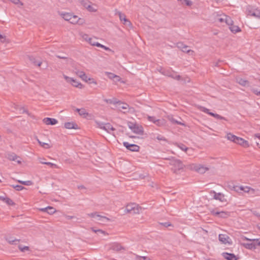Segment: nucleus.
I'll return each instance as SVG.
<instances>
[{
	"label": "nucleus",
	"instance_id": "5",
	"mask_svg": "<svg viewBox=\"0 0 260 260\" xmlns=\"http://www.w3.org/2000/svg\"><path fill=\"white\" fill-rule=\"evenodd\" d=\"M211 213L214 216H218L221 218H227L230 216V213L229 212L219 211L217 209H213L211 211Z\"/></svg>",
	"mask_w": 260,
	"mask_h": 260
},
{
	"label": "nucleus",
	"instance_id": "54",
	"mask_svg": "<svg viewBox=\"0 0 260 260\" xmlns=\"http://www.w3.org/2000/svg\"><path fill=\"white\" fill-rule=\"evenodd\" d=\"M233 189L236 192H239L240 191H242L243 188L241 186H235L233 187Z\"/></svg>",
	"mask_w": 260,
	"mask_h": 260
},
{
	"label": "nucleus",
	"instance_id": "2",
	"mask_svg": "<svg viewBox=\"0 0 260 260\" xmlns=\"http://www.w3.org/2000/svg\"><path fill=\"white\" fill-rule=\"evenodd\" d=\"M141 208L138 207V205L132 203L127 205L126 206L125 210L127 213H132V214H139L140 210Z\"/></svg>",
	"mask_w": 260,
	"mask_h": 260
},
{
	"label": "nucleus",
	"instance_id": "61",
	"mask_svg": "<svg viewBox=\"0 0 260 260\" xmlns=\"http://www.w3.org/2000/svg\"><path fill=\"white\" fill-rule=\"evenodd\" d=\"M160 224L164 226L167 228L170 226H172V224L170 223V222H162L160 223Z\"/></svg>",
	"mask_w": 260,
	"mask_h": 260
},
{
	"label": "nucleus",
	"instance_id": "34",
	"mask_svg": "<svg viewBox=\"0 0 260 260\" xmlns=\"http://www.w3.org/2000/svg\"><path fill=\"white\" fill-rule=\"evenodd\" d=\"M19 183H20L21 184L29 186L33 184V182L30 180L28 181H21V180H18L17 181Z\"/></svg>",
	"mask_w": 260,
	"mask_h": 260
},
{
	"label": "nucleus",
	"instance_id": "6",
	"mask_svg": "<svg viewBox=\"0 0 260 260\" xmlns=\"http://www.w3.org/2000/svg\"><path fill=\"white\" fill-rule=\"evenodd\" d=\"M247 14L248 15L259 18H260V9L249 7L247 9Z\"/></svg>",
	"mask_w": 260,
	"mask_h": 260
},
{
	"label": "nucleus",
	"instance_id": "18",
	"mask_svg": "<svg viewBox=\"0 0 260 260\" xmlns=\"http://www.w3.org/2000/svg\"><path fill=\"white\" fill-rule=\"evenodd\" d=\"M118 108L119 110H124V113L128 112V109L129 108V105L126 103H119L118 105Z\"/></svg>",
	"mask_w": 260,
	"mask_h": 260
},
{
	"label": "nucleus",
	"instance_id": "47",
	"mask_svg": "<svg viewBox=\"0 0 260 260\" xmlns=\"http://www.w3.org/2000/svg\"><path fill=\"white\" fill-rule=\"evenodd\" d=\"M255 139L257 138L258 141H256L255 142L257 144V145L260 148V134H255L254 135Z\"/></svg>",
	"mask_w": 260,
	"mask_h": 260
},
{
	"label": "nucleus",
	"instance_id": "11",
	"mask_svg": "<svg viewBox=\"0 0 260 260\" xmlns=\"http://www.w3.org/2000/svg\"><path fill=\"white\" fill-rule=\"evenodd\" d=\"M218 239L222 243L226 244L229 243L231 244L232 242H229V240H231L230 238L225 234H219Z\"/></svg>",
	"mask_w": 260,
	"mask_h": 260
},
{
	"label": "nucleus",
	"instance_id": "1",
	"mask_svg": "<svg viewBox=\"0 0 260 260\" xmlns=\"http://www.w3.org/2000/svg\"><path fill=\"white\" fill-rule=\"evenodd\" d=\"M167 159L170 160L169 164L172 166L171 170L174 173L177 174L179 171L183 169L184 165L180 160L174 158H167Z\"/></svg>",
	"mask_w": 260,
	"mask_h": 260
},
{
	"label": "nucleus",
	"instance_id": "42",
	"mask_svg": "<svg viewBox=\"0 0 260 260\" xmlns=\"http://www.w3.org/2000/svg\"><path fill=\"white\" fill-rule=\"evenodd\" d=\"M88 42L90 45L95 46H97L96 44H100L99 43L95 42V39L92 38H89Z\"/></svg>",
	"mask_w": 260,
	"mask_h": 260
},
{
	"label": "nucleus",
	"instance_id": "20",
	"mask_svg": "<svg viewBox=\"0 0 260 260\" xmlns=\"http://www.w3.org/2000/svg\"><path fill=\"white\" fill-rule=\"evenodd\" d=\"M19 157L18 156L14 153H9L7 154V158L11 161L16 160Z\"/></svg>",
	"mask_w": 260,
	"mask_h": 260
},
{
	"label": "nucleus",
	"instance_id": "29",
	"mask_svg": "<svg viewBox=\"0 0 260 260\" xmlns=\"http://www.w3.org/2000/svg\"><path fill=\"white\" fill-rule=\"evenodd\" d=\"M152 138L154 140L157 139L159 141H163L166 142H167V140L166 139V138L161 135H157L156 136L155 135H153Z\"/></svg>",
	"mask_w": 260,
	"mask_h": 260
},
{
	"label": "nucleus",
	"instance_id": "27",
	"mask_svg": "<svg viewBox=\"0 0 260 260\" xmlns=\"http://www.w3.org/2000/svg\"><path fill=\"white\" fill-rule=\"evenodd\" d=\"M231 31L234 33H236L241 31L239 27L237 25H234L233 24L229 27Z\"/></svg>",
	"mask_w": 260,
	"mask_h": 260
},
{
	"label": "nucleus",
	"instance_id": "4",
	"mask_svg": "<svg viewBox=\"0 0 260 260\" xmlns=\"http://www.w3.org/2000/svg\"><path fill=\"white\" fill-rule=\"evenodd\" d=\"M63 78L67 82L72 84V85L74 87H78L80 89L82 88L83 87V85L81 83L78 82L73 78L69 77L65 75H63Z\"/></svg>",
	"mask_w": 260,
	"mask_h": 260
},
{
	"label": "nucleus",
	"instance_id": "40",
	"mask_svg": "<svg viewBox=\"0 0 260 260\" xmlns=\"http://www.w3.org/2000/svg\"><path fill=\"white\" fill-rule=\"evenodd\" d=\"M7 205L13 206L15 205L14 202L10 198H6L5 201H4Z\"/></svg>",
	"mask_w": 260,
	"mask_h": 260
},
{
	"label": "nucleus",
	"instance_id": "21",
	"mask_svg": "<svg viewBox=\"0 0 260 260\" xmlns=\"http://www.w3.org/2000/svg\"><path fill=\"white\" fill-rule=\"evenodd\" d=\"M199 109H200V110L202 112H203L205 113H207L213 117H214V116H215V113H214L213 112H210L209 110L204 107H203V106H200V107L199 108Z\"/></svg>",
	"mask_w": 260,
	"mask_h": 260
},
{
	"label": "nucleus",
	"instance_id": "45",
	"mask_svg": "<svg viewBox=\"0 0 260 260\" xmlns=\"http://www.w3.org/2000/svg\"><path fill=\"white\" fill-rule=\"evenodd\" d=\"M238 80V83L243 86L246 85V83H248V81L245 79L239 78Z\"/></svg>",
	"mask_w": 260,
	"mask_h": 260
},
{
	"label": "nucleus",
	"instance_id": "10",
	"mask_svg": "<svg viewBox=\"0 0 260 260\" xmlns=\"http://www.w3.org/2000/svg\"><path fill=\"white\" fill-rule=\"evenodd\" d=\"M193 169L199 173L203 174L208 171L209 168L201 165H196L194 166Z\"/></svg>",
	"mask_w": 260,
	"mask_h": 260
},
{
	"label": "nucleus",
	"instance_id": "24",
	"mask_svg": "<svg viewBox=\"0 0 260 260\" xmlns=\"http://www.w3.org/2000/svg\"><path fill=\"white\" fill-rule=\"evenodd\" d=\"M28 58H29V60L31 61V62L35 66H37L38 67L41 66V65L42 64V62L41 61H37L34 57H33L32 56H29Z\"/></svg>",
	"mask_w": 260,
	"mask_h": 260
},
{
	"label": "nucleus",
	"instance_id": "12",
	"mask_svg": "<svg viewBox=\"0 0 260 260\" xmlns=\"http://www.w3.org/2000/svg\"><path fill=\"white\" fill-rule=\"evenodd\" d=\"M70 22L72 24L78 23L81 25L84 23V21L83 19L79 18L77 16L73 14Z\"/></svg>",
	"mask_w": 260,
	"mask_h": 260
},
{
	"label": "nucleus",
	"instance_id": "58",
	"mask_svg": "<svg viewBox=\"0 0 260 260\" xmlns=\"http://www.w3.org/2000/svg\"><path fill=\"white\" fill-rule=\"evenodd\" d=\"M182 150L184 151H186L188 149V148L186 147L184 145L181 144L180 145L178 146Z\"/></svg>",
	"mask_w": 260,
	"mask_h": 260
},
{
	"label": "nucleus",
	"instance_id": "22",
	"mask_svg": "<svg viewBox=\"0 0 260 260\" xmlns=\"http://www.w3.org/2000/svg\"><path fill=\"white\" fill-rule=\"evenodd\" d=\"M73 14L70 13H60V15L62 16V18H63L65 20L70 21L71 17Z\"/></svg>",
	"mask_w": 260,
	"mask_h": 260
},
{
	"label": "nucleus",
	"instance_id": "50",
	"mask_svg": "<svg viewBox=\"0 0 260 260\" xmlns=\"http://www.w3.org/2000/svg\"><path fill=\"white\" fill-rule=\"evenodd\" d=\"M18 248L21 252H24L25 250H29V247L26 246L22 247L21 245H19Z\"/></svg>",
	"mask_w": 260,
	"mask_h": 260
},
{
	"label": "nucleus",
	"instance_id": "63",
	"mask_svg": "<svg viewBox=\"0 0 260 260\" xmlns=\"http://www.w3.org/2000/svg\"><path fill=\"white\" fill-rule=\"evenodd\" d=\"M252 92L257 95H260V91H258L257 89L253 88L252 89Z\"/></svg>",
	"mask_w": 260,
	"mask_h": 260
},
{
	"label": "nucleus",
	"instance_id": "52",
	"mask_svg": "<svg viewBox=\"0 0 260 260\" xmlns=\"http://www.w3.org/2000/svg\"><path fill=\"white\" fill-rule=\"evenodd\" d=\"M170 120L173 123H176V124H179V125H184V123H182L181 122H179V121L175 120L174 118H170Z\"/></svg>",
	"mask_w": 260,
	"mask_h": 260
},
{
	"label": "nucleus",
	"instance_id": "14",
	"mask_svg": "<svg viewBox=\"0 0 260 260\" xmlns=\"http://www.w3.org/2000/svg\"><path fill=\"white\" fill-rule=\"evenodd\" d=\"M223 257L226 260H237L238 258L234 253L228 252H223L222 253Z\"/></svg>",
	"mask_w": 260,
	"mask_h": 260
},
{
	"label": "nucleus",
	"instance_id": "48",
	"mask_svg": "<svg viewBox=\"0 0 260 260\" xmlns=\"http://www.w3.org/2000/svg\"><path fill=\"white\" fill-rule=\"evenodd\" d=\"M108 77L111 79H114V78L118 79V78H119L118 76L112 73H108Z\"/></svg>",
	"mask_w": 260,
	"mask_h": 260
},
{
	"label": "nucleus",
	"instance_id": "26",
	"mask_svg": "<svg viewBox=\"0 0 260 260\" xmlns=\"http://www.w3.org/2000/svg\"><path fill=\"white\" fill-rule=\"evenodd\" d=\"M226 138L228 139V140H230L234 143H235L236 141V138H238L236 136L231 134V133H228L226 135Z\"/></svg>",
	"mask_w": 260,
	"mask_h": 260
},
{
	"label": "nucleus",
	"instance_id": "49",
	"mask_svg": "<svg viewBox=\"0 0 260 260\" xmlns=\"http://www.w3.org/2000/svg\"><path fill=\"white\" fill-rule=\"evenodd\" d=\"M49 209H48V211H47L46 212H47L49 214H53L56 211V210L55 209V208H54L53 207H51V206H49Z\"/></svg>",
	"mask_w": 260,
	"mask_h": 260
},
{
	"label": "nucleus",
	"instance_id": "57",
	"mask_svg": "<svg viewBox=\"0 0 260 260\" xmlns=\"http://www.w3.org/2000/svg\"><path fill=\"white\" fill-rule=\"evenodd\" d=\"M214 117H215L218 119H223V120H226V119H225V117H222V116H220V115L216 114V113L215 114V116H214Z\"/></svg>",
	"mask_w": 260,
	"mask_h": 260
},
{
	"label": "nucleus",
	"instance_id": "55",
	"mask_svg": "<svg viewBox=\"0 0 260 260\" xmlns=\"http://www.w3.org/2000/svg\"><path fill=\"white\" fill-rule=\"evenodd\" d=\"M185 46V45L183 44L181 42H179L177 44V47L180 49L181 50H182Z\"/></svg>",
	"mask_w": 260,
	"mask_h": 260
},
{
	"label": "nucleus",
	"instance_id": "51",
	"mask_svg": "<svg viewBox=\"0 0 260 260\" xmlns=\"http://www.w3.org/2000/svg\"><path fill=\"white\" fill-rule=\"evenodd\" d=\"M155 124H156L158 126L162 125L164 124V119H157Z\"/></svg>",
	"mask_w": 260,
	"mask_h": 260
},
{
	"label": "nucleus",
	"instance_id": "3",
	"mask_svg": "<svg viewBox=\"0 0 260 260\" xmlns=\"http://www.w3.org/2000/svg\"><path fill=\"white\" fill-rule=\"evenodd\" d=\"M129 128L133 131V132L137 134H142L143 133V128L142 126H139L138 124L129 122L128 123Z\"/></svg>",
	"mask_w": 260,
	"mask_h": 260
},
{
	"label": "nucleus",
	"instance_id": "23",
	"mask_svg": "<svg viewBox=\"0 0 260 260\" xmlns=\"http://www.w3.org/2000/svg\"><path fill=\"white\" fill-rule=\"evenodd\" d=\"M42 159H45V158H39V161L41 164L47 165L50 166L52 168H58V166L56 164H53L50 162H43L42 161Z\"/></svg>",
	"mask_w": 260,
	"mask_h": 260
},
{
	"label": "nucleus",
	"instance_id": "8",
	"mask_svg": "<svg viewBox=\"0 0 260 260\" xmlns=\"http://www.w3.org/2000/svg\"><path fill=\"white\" fill-rule=\"evenodd\" d=\"M241 239L242 240H246V241H248L249 242L248 243L241 244V245L243 247H244L245 248L248 249H251H251H254V245L253 244L252 239H249V238L246 237L244 236H241Z\"/></svg>",
	"mask_w": 260,
	"mask_h": 260
},
{
	"label": "nucleus",
	"instance_id": "32",
	"mask_svg": "<svg viewBox=\"0 0 260 260\" xmlns=\"http://www.w3.org/2000/svg\"><path fill=\"white\" fill-rule=\"evenodd\" d=\"M135 255V259L136 260H152L148 256H139L136 254H134Z\"/></svg>",
	"mask_w": 260,
	"mask_h": 260
},
{
	"label": "nucleus",
	"instance_id": "46",
	"mask_svg": "<svg viewBox=\"0 0 260 260\" xmlns=\"http://www.w3.org/2000/svg\"><path fill=\"white\" fill-rule=\"evenodd\" d=\"M75 74L79 76L80 78L82 76H83V74H85L84 72L78 70L77 69L75 71Z\"/></svg>",
	"mask_w": 260,
	"mask_h": 260
},
{
	"label": "nucleus",
	"instance_id": "25",
	"mask_svg": "<svg viewBox=\"0 0 260 260\" xmlns=\"http://www.w3.org/2000/svg\"><path fill=\"white\" fill-rule=\"evenodd\" d=\"M88 216H89L90 217H92V218H95V217H100V218H104V219H105L107 220H109L110 219L105 217V216H101V215H100L99 214H98L96 212H95V213H91L90 214H88Z\"/></svg>",
	"mask_w": 260,
	"mask_h": 260
},
{
	"label": "nucleus",
	"instance_id": "28",
	"mask_svg": "<svg viewBox=\"0 0 260 260\" xmlns=\"http://www.w3.org/2000/svg\"><path fill=\"white\" fill-rule=\"evenodd\" d=\"M81 78L86 82L88 80H92V83L94 84H97V82L93 78H88L86 74H83V76H82Z\"/></svg>",
	"mask_w": 260,
	"mask_h": 260
},
{
	"label": "nucleus",
	"instance_id": "39",
	"mask_svg": "<svg viewBox=\"0 0 260 260\" xmlns=\"http://www.w3.org/2000/svg\"><path fill=\"white\" fill-rule=\"evenodd\" d=\"M79 114L84 117H86L88 115V113L86 112V110L84 108L81 109V111L79 113Z\"/></svg>",
	"mask_w": 260,
	"mask_h": 260
},
{
	"label": "nucleus",
	"instance_id": "31",
	"mask_svg": "<svg viewBox=\"0 0 260 260\" xmlns=\"http://www.w3.org/2000/svg\"><path fill=\"white\" fill-rule=\"evenodd\" d=\"M183 52H186L189 55H192L194 54V51L193 50H191L190 49H188V46H185L184 48L181 50Z\"/></svg>",
	"mask_w": 260,
	"mask_h": 260
},
{
	"label": "nucleus",
	"instance_id": "33",
	"mask_svg": "<svg viewBox=\"0 0 260 260\" xmlns=\"http://www.w3.org/2000/svg\"><path fill=\"white\" fill-rule=\"evenodd\" d=\"M225 22L227 25L229 26V27L233 24V20H232L231 18L228 16L226 15V17L224 18Z\"/></svg>",
	"mask_w": 260,
	"mask_h": 260
},
{
	"label": "nucleus",
	"instance_id": "64",
	"mask_svg": "<svg viewBox=\"0 0 260 260\" xmlns=\"http://www.w3.org/2000/svg\"><path fill=\"white\" fill-rule=\"evenodd\" d=\"M105 124V123H103V122H98V127L103 129V126H104Z\"/></svg>",
	"mask_w": 260,
	"mask_h": 260
},
{
	"label": "nucleus",
	"instance_id": "44",
	"mask_svg": "<svg viewBox=\"0 0 260 260\" xmlns=\"http://www.w3.org/2000/svg\"><path fill=\"white\" fill-rule=\"evenodd\" d=\"M91 230L93 232H94V233H101V234H104V235L107 234V233H106V232H105V231H103V230H100V229L95 230V229H94V228H91Z\"/></svg>",
	"mask_w": 260,
	"mask_h": 260
},
{
	"label": "nucleus",
	"instance_id": "62",
	"mask_svg": "<svg viewBox=\"0 0 260 260\" xmlns=\"http://www.w3.org/2000/svg\"><path fill=\"white\" fill-rule=\"evenodd\" d=\"M242 187L243 188V189H242V191H243L245 192H248L250 189V187H247V186L244 187V186H242Z\"/></svg>",
	"mask_w": 260,
	"mask_h": 260
},
{
	"label": "nucleus",
	"instance_id": "13",
	"mask_svg": "<svg viewBox=\"0 0 260 260\" xmlns=\"http://www.w3.org/2000/svg\"><path fill=\"white\" fill-rule=\"evenodd\" d=\"M43 121L46 124L51 125H55L58 122V121L56 119L49 117L44 118Z\"/></svg>",
	"mask_w": 260,
	"mask_h": 260
},
{
	"label": "nucleus",
	"instance_id": "41",
	"mask_svg": "<svg viewBox=\"0 0 260 260\" xmlns=\"http://www.w3.org/2000/svg\"><path fill=\"white\" fill-rule=\"evenodd\" d=\"M182 4H185L187 6H190L192 5V2L189 0H178Z\"/></svg>",
	"mask_w": 260,
	"mask_h": 260
},
{
	"label": "nucleus",
	"instance_id": "60",
	"mask_svg": "<svg viewBox=\"0 0 260 260\" xmlns=\"http://www.w3.org/2000/svg\"><path fill=\"white\" fill-rule=\"evenodd\" d=\"M15 187L16 190L17 191L22 190V189L25 188L23 186L20 185H15Z\"/></svg>",
	"mask_w": 260,
	"mask_h": 260
},
{
	"label": "nucleus",
	"instance_id": "7",
	"mask_svg": "<svg viewBox=\"0 0 260 260\" xmlns=\"http://www.w3.org/2000/svg\"><path fill=\"white\" fill-rule=\"evenodd\" d=\"M123 145L127 149L133 152H138L140 148L139 146L134 144H129L127 142H124Z\"/></svg>",
	"mask_w": 260,
	"mask_h": 260
},
{
	"label": "nucleus",
	"instance_id": "16",
	"mask_svg": "<svg viewBox=\"0 0 260 260\" xmlns=\"http://www.w3.org/2000/svg\"><path fill=\"white\" fill-rule=\"evenodd\" d=\"M235 143L239 144L244 147H247L249 146L248 142L247 141H245L243 139L238 137L236 138Z\"/></svg>",
	"mask_w": 260,
	"mask_h": 260
},
{
	"label": "nucleus",
	"instance_id": "38",
	"mask_svg": "<svg viewBox=\"0 0 260 260\" xmlns=\"http://www.w3.org/2000/svg\"><path fill=\"white\" fill-rule=\"evenodd\" d=\"M38 142L39 144L44 148L48 149L50 147L48 143L42 142L39 139H38Z\"/></svg>",
	"mask_w": 260,
	"mask_h": 260
},
{
	"label": "nucleus",
	"instance_id": "53",
	"mask_svg": "<svg viewBox=\"0 0 260 260\" xmlns=\"http://www.w3.org/2000/svg\"><path fill=\"white\" fill-rule=\"evenodd\" d=\"M148 119L149 121L153 122L154 123H155L156 122V121L157 120V119L155 117L150 116H148Z\"/></svg>",
	"mask_w": 260,
	"mask_h": 260
},
{
	"label": "nucleus",
	"instance_id": "17",
	"mask_svg": "<svg viewBox=\"0 0 260 260\" xmlns=\"http://www.w3.org/2000/svg\"><path fill=\"white\" fill-rule=\"evenodd\" d=\"M64 127L67 129H78V125L73 122H68L64 123Z\"/></svg>",
	"mask_w": 260,
	"mask_h": 260
},
{
	"label": "nucleus",
	"instance_id": "56",
	"mask_svg": "<svg viewBox=\"0 0 260 260\" xmlns=\"http://www.w3.org/2000/svg\"><path fill=\"white\" fill-rule=\"evenodd\" d=\"M226 15H223V16H222L221 17H219L217 18V20L221 22V23H222V22H225V20H224V18L225 17H226Z\"/></svg>",
	"mask_w": 260,
	"mask_h": 260
},
{
	"label": "nucleus",
	"instance_id": "37",
	"mask_svg": "<svg viewBox=\"0 0 260 260\" xmlns=\"http://www.w3.org/2000/svg\"><path fill=\"white\" fill-rule=\"evenodd\" d=\"M7 241L11 244H15L16 242L19 241V240L17 239H13L12 237H10L7 239Z\"/></svg>",
	"mask_w": 260,
	"mask_h": 260
},
{
	"label": "nucleus",
	"instance_id": "30",
	"mask_svg": "<svg viewBox=\"0 0 260 260\" xmlns=\"http://www.w3.org/2000/svg\"><path fill=\"white\" fill-rule=\"evenodd\" d=\"M112 249L114 250L119 251L121 249H123L124 248L120 244L118 243H114L112 246Z\"/></svg>",
	"mask_w": 260,
	"mask_h": 260
},
{
	"label": "nucleus",
	"instance_id": "9",
	"mask_svg": "<svg viewBox=\"0 0 260 260\" xmlns=\"http://www.w3.org/2000/svg\"><path fill=\"white\" fill-rule=\"evenodd\" d=\"M118 15L119 17V19L121 21H123V23L125 25H127L128 26H132V24L131 21L128 20L125 15V14L122 13L121 12H118Z\"/></svg>",
	"mask_w": 260,
	"mask_h": 260
},
{
	"label": "nucleus",
	"instance_id": "19",
	"mask_svg": "<svg viewBox=\"0 0 260 260\" xmlns=\"http://www.w3.org/2000/svg\"><path fill=\"white\" fill-rule=\"evenodd\" d=\"M103 129L110 133V131H115V128H114L110 123H106L105 125L103 126Z\"/></svg>",
	"mask_w": 260,
	"mask_h": 260
},
{
	"label": "nucleus",
	"instance_id": "35",
	"mask_svg": "<svg viewBox=\"0 0 260 260\" xmlns=\"http://www.w3.org/2000/svg\"><path fill=\"white\" fill-rule=\"evenodd\" d=\"M13 4L17 5L19 8L23 6V3L20 1V0H9Z\"/></svg>",
	"mask_w": 260,
	"mask_h": 260
},
{
	"label": "nucleus",
	"instance_id": "15",
	"mask_svg": "<svg viewBox=\"0 0 260 260\" xmlns=\"http://www.w3.org/2000/svg\"><path fill=\"white\" fill-rule=\"evenodd\" d=\"M210 194L213 195V198L215 200H218L221 202H223L224 200V195L221 193H216L213 190L210 191Z\"/></svg>",
	"mask_w": 260,
	"mask_h": 260
},
{
	"label": "nucleus",
	"instance_id": "36",
	"mask_svg": "<svg viewBox=\"0 0 260 260\" xmlns=\"http://www.w3.org/2000/svg\"><path fill=\"white\" fill-rule=\"evenodd\" d=\"M253 244L254 245V248L255 249L257 246H260V241L258 239H252Z\"/></svg>",
	"mask_w": 260,
	"mask_h": 260
},
{
	"label": "nucleus",
	"instance_id": "43",
	"mask_svg": "<svg viewBox=\"0 0 260 260\" xmlns=\"http://www.w3.org/2000/svg\"><path fill=\"white\" fill-rule=\"evenodd\" d=\"M83 6L85 8H86L90 12H95V11H96V10L93 7H92L91 6H90L89 5H86L85 4H83Z\"/></svg>",
	"mask_w": 260,
	"mask_h": 260
},
{
	"label": "nucleus",
	"instance_id": "59",
	"mask_svg": "<svg viewBox=\"0 0 260 260\" xmlns=\"http://www.w3.org/2000/svg\"><path fill=\"white\" fill-rule=\"evenodd\" d=\"M96 45H97V47L104 48L106 50H110L109 48H108V47H106V46H104L103 45H102L100 43V44H98Z\"/></svg>",
	"mask_w": 260,
	"mask_h": 260
}]
</instances>
